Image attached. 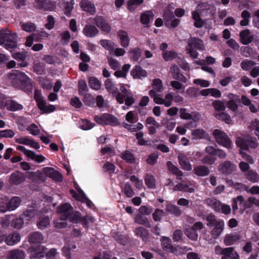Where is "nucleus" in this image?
<instances>
[{"mask_svg": "<svg viewBox=\"0 0 259 259\" xmlns=\"http://www.w3.org/2000/svg\"><path fill=\"white\" fill-rule=\"evenodd\" d=\"M236 144L237 147L240 148V150L245 151L248 150L249 148L255 149L258 145L256 139L250 136L237 137L236 140Z\"/></svg>", "mask_w": 259, "mask_h": 259, "instance_id": "obj_4", "label": "nucleus"}, {"mask_svg": "<svg viewBox=\"0 0 259 259\" xmlns=\"http://www.w3.org/2000/svg\"><path fill=\"white\" fill-rule=\"evenodd\" d=\"M82 217L81 214L80 212L76 211L75 212H71V214L70 215V218H69L68 220H69L70 222L77 224L79 223L80 219Z\"/></svg>", "mask_w": 259, "mask_h": 259, "instance_id": "obj_62", "label": "nucleus"}, {"mask_svg": "<svg viewBox=\"0 0 259 259\" xmlns=\"http://www.w3.org/2000/svg\"><path fill=\"white\" fill-rule=\"evenodd\" d=\"M17 34L8 28L0 30V46L7 50L13 49L17 47Z\"/></svg>", "mask_w": 259, "mask_h": 259, "instance_id": "obj_2", "label": "nucleus"}, {"mask_svg": "<svg viewBox=\"0 0 259 259\" xmlns=\"http://www.w3.org/2000/svg\"><path fill=\"white\" fill-rule=\"evenodd\" d=\"M162 56L164 60L167 62L176 58L178 53L174 51H165L162 52Z\"/></svg>", "mask_w": 259, "mask_h": 259, "instance_id": "obj_42", "label": "nucleus"}, {"mask_svg": "<svg viewBox=\"0 0 259 259\" xmlns=\"http://www.w3.org/2000/svg\"><path fill=\"white\" fill-rule=\"evenodd\" d=\"M39 82L44 89L50 90L52 89L53 84L51 80L47 77H39Z\"/></svg>", "mask_w": 259, "mask_h": 259, "instance_id": "obj_52", "label": "nucleus"}, {"mask_svg": "<svg viewBox=\"0 0 259 259\" xmlns=\"http://www.w3.org/2000/svg\"><path fill=\"white\" fill-rule=\"evenodd\" d=\"M57 212L61 214V220L66 221L70 218L71 212H73V207L70 204L65 203L57 208Z\"/></svg>", "mask_w": 259, "mask_h": 259, "instance_id": "obj_9", "label": "nucleus"}, {"mask_svg": "<svg viewBox=\"0 0 259 259\" xmlns=\"http://www.w3.org/2000/svg\"><path fill=\"white\" fill-rule=\"evenodd\" d=\"M236 168L237 166L235 164L229 160H227L219 164L218 170L222 175L228 176L235 171Z\"/></svg>", "mask_w": 259, "mask_h": 259, "instance_id": "obj_8", "label": "nucleus"}, {"mask_svg": "<svg viewBox=\"0 0 259 259\" xmlns=\"http://www.w3.org/2000/svg\"><path fill=\"white\" fill-rule=\"evenodd\" d=\"M135 234L144 242L147 241L150 234L149 231L143 227H137L135 230Z\"/></svg>", "mask_w": 259, "mask_h": 259, "instance_id": "obj_19", "label": "nucleus"}, {"mask_svg": "<svg viewBox=\"0 0 259 259\" xmlns=\"http://www.w3.org/2000/svg\"><path fill=\"white\" fill-rule=\"evenodd\" d=\"M80 6L83 11L94 15L96 13V8L93 3L89 0H81L80 3Z\"/></svg>", "mask_w": 259, "mask_h": 259, "instance_id": "obj_16", "label": "nucleus"}, {"mask_svg": "<svg viewBox=\"0 0 259 259\" xmlns=\"http://www.w3.org/2000/svg\"><path fill=\"white\" fill-rule=\"evenodd\" d=\"M99 32L98 28L94 25L87 24L83 28V34L88 37H94Z\"/></svg>", "mask_w": 259, "mask_h": 259, "instance_id": "obj_12", "label": "nucleus"}, {"mask_svg": "<svg viewBox=\"0 0 259 259\" xmlns=\"http://www.w3.org/2000/svg\"><path fill=\"white\" fill-rule=\"evenodd\" d=\"M36 247L33 245V259H40L44 257L46 248L40 245H37V247L38 249L37 250Z\"/></svg>", "mask_w": 259, "mask_h": 259, "instance_id": "obj_38", "label": "nucleus"}, {"mask_svg": "<svg viewBox=\"0 0 259 259\" xmlns=\"http://www.w3.org/2000/svg\"><path fill=\"white\" fill-rule=\"evenodd\" d=\"M55 23V21L54 17L50 15L47 17V23L45 24V26L46 29L51 30L54 27Z\"/></svg>", "mask_w": 259, "mask_h": 259, "instance_id": "obj_64", "label": "nucleus"}, {"mask_svg": "<svg viewBox=\"0 0 259 259\" xmlns=\"http://www.w3.org/2000/svg\"><path fill=\"white\" fill-rule=\"evenodd\" d=\"M241 236L237 233L227 234L225 235L224 239V243L227 246H231L235 244V242L240 240Z\"/></svg>", "mask_w": 259, "mask_h": 259, "instance_id": "obj_15", "label": "nucleus"}, {"mask_svg": "<svg viewBox=\"0 0 259 259\" xmlns=\"http://www.w3.org/2000/svg\"><path fill=\"white\" fill-rule=\"evenodd\" d=\"M24 175L19 171H16L12 173L9 177V183L11 184L18 185L25 181Z\"/></svg>", "mask_w": 259, "mask_h": 259, "instance_id": "obj_11", "label": "nucleus"}, {"mask_svg": "<svg viewBox=\"0 0 259 259\" xmlns=\"http://www.w3.org/2000/svg\"><path fill=\"white\" fill-rule=\"evenodd\" d=\"M223 255L228 256L230 259H239V255L238 253L234 250V247H229L224 248Z\"/></svg>", "mask_w": 259, "mask_h": 259, "instance_id": "obj_37", "label": "nucleus"}, {"mask_svg": "<svg viewBox=\"0 0 259 259\" xmlns=\"http://www.w3.org/2000/svg\"><path fill=\"white\" fill-rule=\"evenodd\" d=\"M74 4V0H70L65 3L64 7V14L67 17L71 16V12L73 9Z\"/></svg>", "mask_w": 259, "mask_h": 259, "instance_id": "obj_55", "label": "nucleus"}, {"mask_svg": "<svg viewBox=\"0 0 259 259\" xmlns=\"http://www.w3.org/2000/svg\"><path fill=\"white\" fill-rule=\"evenodd\" d=\"M12 57L14 59L17 60L18 61H22L21 63L19 64L21 67H25L27 66L28 64L27 62H24L26 58V52H16L12 54Z\"/></svg>", "mask_w": 259, "mask_h": 259, "instance_id": "obj_33", "label": "nucleus"}, {"mask_svg": "<svg viewBox=\"0 0 259 259\" xmlns=\"http://www.w3.org/2000/svg\"><path fill=\"white\" fill-rule=\"evenodd\" d=\"M206 203L209 206H210L217 212H221V208L222 203L218 200L213 198H208L205 200Z\"/></svg>", "mask_w": 259, "mask_h": 259, "instance_id": "obj_24", "label": "nucleus"}, {"mask_svg": "<svg viewBox=\"0 0 259 259\" xmlns=\"http://www.w3.org/2000/svg\"><path fill=\"white\" fill-rule=\"evenodd\" d=\"M25 257L24 251L19 249H14L9 251L7 254L8 259H24Z\"/></svg>", "mask_w": 259, "mask_h": 259, "instance_id": "obj_23", "label": "nucleus"}, {"mask_svg": "<svg viewBox=\"0 0 259 259\" xmlns=\"http://www.w3.org/2000/svg\"><path fill=\"white\" fill-rule=\"evenodd\" d=\"M144 2V0H128L127 9L130 12H134L136 8Z\"/></svg>", "mask_w": 259, "mask_h": 259, "instance_id": "obj_50", "label": "nucleus"}, {"mask_svg": "<svg viewBox=\"0 0 259 259\" xmlns=\"http://www.w3.org/2000/svg\"><path fill=\"white\" fill-rule=\"evenodd\" d=\"M215 117L221 120L225 121L226 123H230L232 121L231 116L227 113L223 112L216 114Z\"/></svg>", "mask_w": 259, "mask_h": 259, "instance_id": "obj_57", "label": "nucleus"}, {"mask_svg": "<svg viewBox=\"0 0 259 259\" xmlns=\"http://www.w3.org/2000/svg\"><path fill=\"white\" fill-rule=\"evenodd\" d=\"M5 239V242L8 245H14L20 241L21 236L18 233L14 232L9 235Z\"/></svg>", "mask_w": 259, "mask_h": 259, "instance_id": "obj_26", "label": "nucleus"}, {"mask_svg": "<svg viewBox=\"0 0 259 259\" xmlns=\"http://www.w3.org/2000/svg\"><path fill=\"white\" fill-rule=\"evenodd\" d=\"M195 49L202 51L205 50V46L201 39L191 36L188 40V47L186 48V51L193 59L197 58L198 56V52Z\"/></svg>", "mask_w": 259, "mask_h": 259, "instance_id": "obj_3", "label": "nucleus"}, {"mask_svg": "<svg viewBox=\"0 0 259 259\" xmlns=\"http://www.w3.org/2000/svg\"><path fill=\"white\" fill-rule=\"evenodd\" d=\"M192 134L195 139H203L207 135V133L202 129H195L192 131Z\"/></svg>", "mask_w": 259, "mask_h": 259, "instance_id": "obj_56", "label": "nucleus"}, {"mask_svg": "<svg viewBox=\"0 0 259 259\" xmlns=\"http://www.w3.org/2000/svg\"><path fill=\"white\" fill-rule=\"evenodd\" d=\"M245 178L250 182L252 183L259 182V175L253 169H250L244 174Z\"/></svg>", "mask_w": 259, "mask_h": 259, "instance_id": "obj_29", "label": "nucleus"}, {"mask_svg": "<svg viewBox=\"0 0 259 259\" xmlns=\"http://www.w3.org/2000/svg\"><path fill=\"white\" fill-rule=\"evenodd\" d=\"M154 15L151 11H146L141 15V22L145 25H148L149 23L153 20Z\"/></svg>", "mask_w": 259, "mask_h": 259, "instance_id": "obj_31", "label": "nucleus"}, {"mask_svg": "<svg viewBox=\"0 0 259 259\" xmlns=\"http://www.w3.org/2000/svg\"><path fill=\"white\" fill-rule=\"evenodd\" d=\"M186 93L191 98H195L200 95L199 90L194 87L189 88Z\"/></svg>", "mask_w": 259, "mask_h": 259, "instance_id": "obj_63", "label": "nucleus"}, {"mask_svg": "<svg viewBox=\"0 0 259 259\" xmlns=\"http://www.w3.org/2000/svg\"><path fill=\"white\" fill-rule=\"evenodd\" d=\"M78 94L83 95L89 91L86 81L83 79H80L78 82Z\"/></svg>", "mask_w": 259, "mask_h": 259, "instance_id": "obj_49", "label": "nucleus"}, {"mask_svg": "<svg viewBox=\"0 0 259 259\" xmlns=\"http://www.w3.org/2000/svg\"><path fill=\"white\" fill-rule=\"evenodd\" d=\"M50 224V220L48 216H45L41 218L36 223V225L38 229L44 230L47 228Z\"/></svg>", "mask_w": 259, "mask_h": 259, "instance_id": "obj_48", "label": "nucleus"}, {"mask_svg": "<svg viewBox=\"0 0 259 259\" xmlns=\"http://www.w3.org/2000/svg\"><path fill=\"white\" fill-rule=\"evenodd\" d=\"M117 33L120 41V45L123 48H127L130 44V38L127 32L125 30H119Z\"/></svg>", "mask_w": 259, "mask_h": 259, "instance_id": "obj_21", "label": "nucleus"}, {"mask_svg": "<svg viewBox=\"0 0 259 259\" xmlns=\"http://www.w3.org/2000/svg\"><path fill=\"white\" fill-rule=\"evenodd\" d=\"M224 222L223 220H220L218 223L214 226V228L211 231V235L213 238H217L221 234L224 230Z\"/></svg>", "mask_w": 259, "mask_h": 259, "instance_id": "obj_20", "label": "nucleus"}, {"mask_svg": "<svg viewBox=\"0 0 259 259\" xmlns=\"http://www.w3.org/2000/svg\"><path fill=\"white\" fill-rule=\"evenodd\" d=\"M94 126V124L87 119H82L80 122V127L83 130H91Z\"/></svg>", "mask_w": 259, "mask_h": 259, "instance_id": "obj_60", "label": "nucleus"}, {"mask_svg": "<svg viewBox=\"0 0 259 259\" xmlns=\"http://www.w3.org/2000/svg\"><path fill=\"white\" fill-rule=\"evenodd\" d=\"M131 58L134 61H138L142 55V50L136 47L132 49L129 52Z\"/></svg>", "mask_w": 259, "mask_h": 259, "instance_id": "obj_46", "label": "nucleus"}, {"mask_svg": "<svg viewBox=\"0 0 259 259\" xmlns=\"http://www.w3.org/2000/svg\"><path fill=\"white\" fill-rule=\"evenodd\" d=\"M100 45L106 50L112 52L114 50L115 44L111 40L108 39H102L100 41Z\"/></svg>", "mask_w": 259, "mask_h": 259, "instance_id": "obj_51", "label": "nucleus"}, {"mask_svg": "<svg viewBox=\"0 0 259 259\" xmlns=\"http://www.w3.org/2000/svg\"><path fill=\"white\" fill-rule=\"evenodd\" d=\"M212 106L214 110L218 111H223L226 106L224 102L220 100H215L212 103Z\"/></svg>", "mask_w": 259, "mask_h": 259, "instance_id": "obj_58", "label": "nucleus"}, {"mask_svg": "<svg viewBox=\"0 0 259 259\" xmlns=\"http://www.w3.org/2000/svg\"><path fill=\"white\" fill-rule=\"evenodd\" d=\"M88 82L90 87L93 90L98 91L101 88V83L98 79L95 77H89Z\"/></svg>", "mask_w": 259, "mask_h": 259, "instance_id": "obj_40", "label": "nucleus"}, {"mask_svg": "<svg viewBox=\"0 0 259 259\" xmlns=\"http://www.w3.org/2000/svg\"><path fill=\"white\" fill-rule=\"evenodd\" d=\"M9 82L15 88L21 87L27 94L31 93L32 85L31 79L24 73L17 70H13L7 74Z\"/></svg>", "mask_w": 259, "mask_h": 259, "instance_id": "obj_1", "label": "nucleus"}, {"mask_svg": "<svg viewBox=\"0 0 259 259\" xmlns=\"http://www.w3.org/2000/svg\"><path fill=\"white\" fill-rule=\"evenodd\" d=\"M120 92L117 89V93L115 95L116 101L119 104H123L124 101L125 96L132 93L130 90L126 89L124 84H121L120 87Z\"/></svg>", "mask_w": 259, "mask_h": 259, "instance_id": "obj_17", "label": "nucleus"}, {"mask_svg": "<svg viewBox=\"0 0 259 259\" xmlns=\"http://www.w3.org/2000/svg\"><path fill=\"white\" fill-rule=\"evenodd\" d=\"M165 209L167 212L176 217H179L182 214L181 210L180 209L179 207L170 203L166 204Z\"/></svg>", "mask_w": 259, "mask_h": 259, "instance_id": "obj_34", "label": "nucleus"}, {"mask_svg": "<svg viewBox=\"0 0 259 259\" xmlns=\"http://www.w3.org/2000/svg\"><path fill=\"white\" fill-rule=\"evenodd\" d=\"M94 120L97 123L103 125H116L118 123L117 118L109 113H104L101 115H96L94 117Z\"/></svg>", "mask_w": 259, "mask_h": 259, "instance_id": "obj_7", "label": "nucleus"}, {"mask_svg": "<svg viewBox=\"0 0 259 259\" xmlns=\"http://www.w3.org/2000/svg\"><path fill=\"white\" fill-rule=\"evenodd\" d=\"M37 9L45 11H52L56 8L54 3L50 0H35Z\"/></svg>", "mask_w": 259, "mask_h": 259, "instance_id": "obj_10", "label": "nucleus"}, {"mask_svg": "<svg viewBox=\"0 0 259 259\" xmlns=\"http://www.w3.org/2000/svg\"><path fill=\"white\" fill-rule=\"evenodd\" d=\"M44 172L50 178L57 182H61L62 180L61 174L53 168L49 167H45L44 168Z\"/></svg>", "mask_w": 259, "mask_h": 259, "instance_id": "obj_14", "label": "nucleus"}, {"mask_svg": "<svg viewBox=\"0 0 259 259\" xmlns=\"http://www.w3.org/2000/svg\"><path fill=\"white\" fill-rule=\"evenodd\" d=\"M123 191L127 197L131 198L135 195L131 184L126 182L125 184Z\"/></svg>", "mask_w": 259, "mask_h": 259, "instance_id": "obj_59", "label": "nucleus"}, {"mask_svg": "<svg viewBox=\"0 0 259 259\" xmlns=\"http://www.w3.org/2000/svg\"><path fill=\"white\" fill-rule=\"evenodd\" d=\"M161 244L163 249L166 251L174 252L176 251V248L171 244V240L168 237H163L161 240Z\"/></svg>", "mask_w": 259, "mask_h": 259, "instance_id": "obj_27", "label": "nucleus"}, {"mask_svg": "<svg viewBox=\"0 0 259 259\" xmlns=\"http://www.w3.org/2000/svg\"><path fill=\"white\" fill-rule=\"evenodd\" d=\"M173 71L172 77L174 79L180 80L183 82L187 81L186 77L182 73L180 72V70L176 65H173L171 68Z\"/></svg>", "mask_w": 259, "mask_h": 259, "instance_id": "obj_32", "label": "nucleus"}, {"mask_svg": "<svg viewBox=\"0 0 259 259\" xmlns=\"http://www.w3.org/2000/svg\"><path fill=\"white\" fill-rule=\"evenodd\" d=\"M131 75L134 79H142L147 76V72L140 66H135L131 71Z\"/></svg>", "mask_w": 259, "mask_h": 259, "instance_id": "obj_13", "label": "nucleus"}, {"mask_svg": "<svg viewBox=\"0 0 259 259\" xmlns=\"http://www.w3.org/2000/svg\"><path fill=\"white\" fill-rule=\"evenodd\" d=\"M165 215V212L163 210L156 208L152 213V218L155 222H161L162 217Z\"/></svg>", "mask_w": 259, "mask_h": 259, "instance_id": "obj_53", "label": "nucleus"}, {"mask_svg": "<svg viewBox=\"0 0 259 259\" xmlns=\"http://www.w3.org/2000/svg\"><path fill=\"white\" fill-rule=\"evenodd\" d=\"M178 159L179 164L183 169L186 170H191L192 165L186 156L185 155L179 156Z\"/></svg>", "mask_w": 259, "mask_h": 259, "instance_id": "obj_36", "label": "nucleus"}, {"mask_svg": "<svg viewBox=\"0 0 259 259\" xmlns=\"http://www.w3.org/2000/svg\"><path fill=\"white\" fill-rule=\"evenodd\" d=\"M250 31L248 29L242 30L239 33L241 42L244 45H247L251 43L253 40V36L250 35Z\"/></svg>", "mask_w": 259, "mask_h": 259, "instance_id": "obj_18", "label": "nucleus"}, {"mask_svg": "<svg viewBox=\"0 0 259 259\" xmlns=\"http://www.w3.org/2000/svg\"><path fill=\"white\" fill-rule=\"evenodd\" d=\"M184 233L186 236L192 241H196L198 239V234L196 230L191 226H188L184 229Z\"/></svg>", "mask_w": 259, "mask_h": 259, "instance_id": "obj_30", "label": "nucleus"}, {"mask_svg": "<svg viewBox=\"0 0 259 259\" xmlns=\"http://www.w3.org/2000/svg\"><path fill=\"white\" fill-rule=\"evenodd\" d=\"M35 100L38 108L40 110L41 114H48L54 112L56 110V107L53 105H46V102L41 93L35 91L33 97Z\"/></svg>", "mask_w": 259, "mask_h": 259, "instance_id": "obj_5", "label": "nucleus"}, {"mask_svg": "<svg viewBox=\"0 0 259 259\" xmlns=\"http://www.w3.org/2000/svg\"><path fill=\"white\" fill-rule=\"evenodd\" d=\"M104 85L107 92L112 94L113 97H115V95L117 93V88L115 86L111 79H107L105 81Z\"/></svg>", "mask_w": 259, "mask_h": 259, "instance_id": "obj_35", "label": "nucleus"}, {"mask_svg": "<svg viewBox=\"0 0 259 259\" xmlns=\"http://www.w3.org/2000/svg\"><path fill=\"white\" fill-rule=\"evenodd\" d=\"M197 8L202 16H206L211 13L210 5L207 3H200Z\"/></svg>", "mask_w": 259, "mask_h": 259, "instance_id": "obj_28", "label": "nucleus"}, {"mask_svg": "<svg viewBox=\"0 0 259 259\" xmlns=\"http://www.w3.org/2000/svg\"><path fill=\"white\" fill-rule=\"evenodd\" d=\"M213 135L217 143L227 148H231L232 142L228 135L224 132L215 129L213 132Z\"/></svg>", "mask_w": 259, "mask_h": 259, "instance_id": "obj_6", "label": "nucleus"}, {"mask_svg": "<svg viewBox=\"0 0 259 259\" xmlns=\"http://www.w3.org/2000/svg\"><path fill=\"white\" fill-rule=\"evenodd\" d=\"M166 165L168 170L174 175L179 177H182L183 175V172L179 169L178 167L174 165L172 163L168 161L166 163Z\"/></svg>", "mask_w": 259, "mask_h": 259, "instance_id": "obj_47", "label": "nucleus"}, {"mask_svg": "<svg viewBox=\"0 0 259 259\" xmlns=\"http://www.w3.org/2000/svg\"><path fill=\"white\" fill-rule=\"evenodd\" d=\"M254 65H255V62L248 59H245L240 63L242 69L245 71H248Z\"/></svg>", "mask_w": 259, "mask_h": 259, "instance_id": "obj_54", "label": "nucleus"}, {"mask_svg": "<svg viewBox=\"0 0 259 259\" xmlns=\"http://www.w3.org/2000/svg\"><path fill=\"white\" fill-rule=\"evenodd\" d=\"M193 172L197 176L205 177L208 176L209 174L210 171L208 168L206 166L198 165L194 167Z\"/></svg>", "mask_w": 259, "mask_h": 259, "instance_id": "obj_25", "label": "nucleus"}, {"mask_svg": "<svg viewBox=\"0 0 259 259\" xmlns=\"http://www.w3.org/2000/svg\"><path fill=\"white\" fill-rule=\"evenodd\" d=\"M82 96H83L82 101L85 105L92 107L94 106L95 99L91 94L85 93Z\"/></svg>", "mask_w": 259, "mask_h": 259, "instance_id": "obj_45", "label": "nucleus"}, {"mask_svg": "<svg viewBox=\"0 0 259 259\" xmlns=\"http://www.w3.org/2000/svg\"><path fill=\"white\" fill-rule=\"evenodd\" d=\"M145 183L148 188H156L155 179L153 176L147 174L144 178Z\"/></svg>", "mask_w": 259, "mask_h": 259, "instance_id": "obj_43", "label": "nucleus"}, {"mask_svg": "<svg viewBox=\"0 0 259 259\" xmlns=\"http://www.w3.org/2000/svg\"><path fill=\"white\" fill-rule=\"evenodd\" d=\"M21 203V199L18 197H13L8 201L9 211H12L17 208Z\"/></svg>", "mask_w": 259, "mask_h": 259, "instance_id": "obj_44", "label": "nucleus"}, {"mask_svg": "<svg viewBox=\"0 0 259 259\" xmlns=\"http://www.w3.org/2000/svg\"><path fill=\"white\" fill-rule=\"evenodd\" d=\"M158 156L159 155L156 152L151 153L148 155V158H147V163L151 165H155L157 162Z\"/></svg>", "mask_w": 259, "mask_h": 259, "instance_id": "obj_61", "label": "nucleus"}, {"mask_svg": "<svg viewBox=\"0 0 259 259\" xmlns=\"http://www.w3.org/2000/svg\"><path fill=\"white\" fill-rule=\"evenodd\" d=\"M7 109L12 111H15L22 109V105L13 100H9L6 104Z\"/></svg>", "mask_w": 259, "mask_h": 259, "instance_id": "obj_41", "label": "nucleus"}, {"mask_svg": "<svg viewBox=\"0 0 259 259\" xmlns=\"http://www.w3.org/2000/svg\"><path fill=\"white\" fill-rule=\"evenodd\" d=\"M134 221L135 223L143 225L146 228H151V225L148 219L141 213L136 215Z\"/></svg>", "mask_w": 259, "mask_h": 259, "instance_id": "obj_22", "label": "nucleus"}, {"mask_svg": "<svg viewBox=\"0 0 259 259\" xmlns=\"http://www.w3.org/2000/svg\"><path fill=\"white\" fill-rule=\"evenodd\" d=\"M120 157L126 163L130 164L135 163L136 158L134 155L128 151H125L122 153Z\"/></svg>", "mask_w": 259, "mask_h": 259, "instance_id": "obj_39", "label": "nucleus"}]
</instances>
